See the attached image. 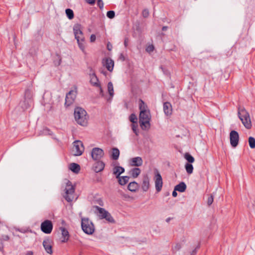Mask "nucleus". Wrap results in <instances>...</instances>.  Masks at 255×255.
Wrapping results in <instances>:
<instances>
[{
  "label": "nucleus",
  "instance_id": "f257e3e1",
  "mask_svg": "<svg viewBox=\"0 0 255 255\" xmlns=\"http://www.w3.org/2000/svg\"><path fill=\"white\" fill-rule=\"evenodd\" d=\"M139 109L140 113L139 115V123L143 129L149 128L150 127V121L151 116L147 105L141 99L139 100Z\"/></svg>",
  "mask_w": 255,
  "mask_h": 255
},
{
  "label": "nucleus",
  "instance_id": "f03ea898",
  "mask_svg": "<svg viewBox=\"0 0 255 255\" xmlns=\"http://www.w3.org/2000/svg\"><path fill=\"white\" fill-rule=\"evenodd\" d=\"M74 118L78 124L86 127L88 125L89 116L87 112L81 107H76L74 110Z\"/></svg>",
  "mask_w": 255,
  "mask_h": 255
},
{
  "label": "nucleus",
  "instance_id": "7ed1b4c3",
  "mask_svg": "<svg viewBox=\"0 0 255 255\" xmlns=\"http://www.w3.org/2000/svg\"><path fill=\"white\" fill-rule=\"evenodd\" d=\"M238 115L242 124L247 129L252 127V123L249 113L244 108L239 107L238 110Z\"/></svg>",
  "mask_w": 255,
  "mask_h": 255
},
{
  "label": "nucleus",
  "instance_id": "20e7f679",
  "mask_svg": "<svg viewBox=\"0 0 255 255\" xmlns=\"http://www.w3.org/2000/svg\"><path fill=\"white\" fill-rule=\"evenodd\" d=\"M75 187L70 181H68L65 188V193L63 195L64 198L68 202H71L74 198Z\"/></svg>",
  "mask_w": 255,
  "mask_h": 255
},
{
  "label": "nucleus",
  "instance_id": "39448f33",
  "mask_svg": "<svg viewBox=\"0 0 255 255\" xmlns=\"http://www.w3.org/2000/svg\"><path fill=\"white\" fill-rule=\"evenodd\" d=\"M81 227L83 232L87 235H92L95 231L94 224L87 218L82 219Z\"/></svg>",
  "mask_w": 255,
  "mask_h": 255
},
{
  "label": "nucleus",
  "instance_id": "423d86ee",
  "mask_svg": "<svg viewBox=\"0 0 255 255\" xmlns=\"http://www.w3.org/2000/svg\"><path fill=\"white\" fill-rule=\"evenodd\" d=\"M73 154L76 156L82 155L84 150L83 142L80 140H76L73 142Z\"/></svg>",
  "mask_w": 255,
  "mask_h": 255
},
{
  "label": "nucleus",
  "instance_id": "0eeeda50",
  "mask_svg": "<svg viewBox=\"0 0 255 255\" xmlns=\"http://www.w3.org/2000/svg\"><path fill=\"white\" fill-rule=\"evenodd\" d=\"M77 94V87H75L74 90H70L66 95L65 105L69 107L74 102Z\"/></svg>",
  "mask_w": 255,
  "mask_h": 255
},
{
  "label": "nucleus",
  "instance_id": "6e6552de",
  "mask_svg": "<svg viewBox=\"0 0 255 255\" xmlns=\"http://www.w3.org/2000/svg\"><path fill=\"white\" fill-rule=\"evenodd\" d=\"M155 173V187L156 190L157 192H160L161 190L163 181L161 175L157 169H154Z\"/></svg>",
  "mask_w": 255,
  "mask_h": 255
},
{
  "label": "nucleus",
  "instance_id": "1a4fd4ad",
  "mask_svg": "<svg viewBox=\"0 0 255 255\" xmlns=\"http://www.w3.org/2000/svg\"><path fill=\"white\" fill-rule=\"evenodd\" d=\"M41 230L45 234H50L53 229V224L51 221L46 220L41 224Z\"/></svg>",
  "mask_w": 255,
  "mask_h": 255
},
{
  "label": "nucleus",
  "instance_id": "9d476101",
  "mask_svg": "<svg viewBox=\"0 0 255 255\" xmlns=\"http://www.w3.org/2000/svg\"><path fill=\"white\" fill-rule=\"evenodd\" d=\"M104 155L103 150L99 147L93 148L91 151V156L93 160L97 161L100 160Z\"/></svg>",
  "mask_w": 255,
  "mask_h": 255
},
{
  "label": "nucleus",
  "instance_id": "9b49d317",
  "mask_svg": "<svg viewBox=\"0 0 255 255\" xmlns=\"http://www.w3.org/2000/svg\"><path fill=\"white\" fill-rule=\"evenodd\" d=\"M230 143L232 147H236L239 143V135L237 131L232 130L230 133Z\"/></svg>",
  "mask_w": 255,
  "mask_h": 255
},
{
  "label": "nucleus",
  "instance_id": "f8f14e48",
  "mask_svg": "<svg viewBox=\"0 0 255 255\" xmlns=\"http://www.w3.org/2000/svg\"><path fill=\"white\" fill-rule=\"evenodd\" d=\"M43 246L47 253L52 254L53 253L51 241L49 239H45L43 241Z\"/></svg>",
  "mask_w": 255,
  "mask_h": 255
},
{
  "label": "nucleus",
  "instance_id": "ddd939ff",
  "mask_svg": "<svg viewBox=\"0 0 255 255\" xmlns=\"http://www.w3.org/2000/svg\"><path fill=\"white\" fill-rule=\"evenodd\" d=\"M102 63L108 71L112 72L113 70L114 62L113 60L110 58H105L103 60Z\"/></svg>",
  "mask_w": 255,
  "mask_h": 255
},
{
  "label": "nucleus",
  "instance_id": "4468645a",
  "mask_svg": "<svg viewBox=\"0 0 255 255\" xmlns=\"http://www.w3.org/2000/svg\"><path fill=\"white\" fill-rule=\"evenodd\" d=\"M73 32L75 39L80 38L81 36H83V33L81 30V25L80 24H76L73 27Z\"/></svg>",
  "mask_w": 255,
  "mask_h": 255
},
{
  "label": "nucleus",
  "instance_id": "2eb2a0df",
  "mask_svg": "<svg viewBox=\"0 0 255 255\" xmlns=\"http://www.w3.org/2000/svg\"><path fill=\"white\" fill-rule=\"evenodd\" d=\"M105 166V164L100 160H97L93 165V170L96 173L100 172L103 170Z\"/></svg>",
  "mask_w": 255,
  "mask_h": 255
},
{
  "label": "nucleus",
  "instance_id": "dca6fc26",
  "mask_svg": "<svg viewBox=\"0 0 255 255\" xmlns=\"http://www.w3.org/2000/svg\"><path fill=\"white\" fill-rule=\"evenodd\" d=\"M89 75L90 77V82L91 84L95 87H100V83L95 73H90Z\"/></svg>",
  "mask_w": 255,
  "mask_h": 255
},
{
  "label": "nucleus",
  "instance_id": "f3484780",
  "mask_svg": "<svg viewBox=\"0 0 255 255\" xmlns=\"http://www.w3.org/2000/svg\"><path fill=\"white\" fill-rule=\"evenodd\" d=\"M163 111L165 115L170 116L172 113V107L170 103L166 102L163 104Z\"/></svg>",
  "mask_w": 255,
  "mask_h": 255
},
{
  "label": "nucleus",
  "instance_id": "a211bd4d",
  "mask_svg": "<svg viewBox=\"0 0 255 255\" xmlns=\"http://www.w3.org/2000/svg\"><path fill=\"white\" fill-rule=\"evenodd\" d=\"M143 160L140 157L137 156L130 159V164L132 166L138 167L141 166Z\"/></svg>",
  "mask_w": 255,
  "mask_h": 255
},
{
  "label": "nucleus",
  "instance_id": "6ab92c4d",
  "mask_svg": "<svg viewBox=\"0 0 255 255\" xmlns=\"http://www.w3.org/2000/svg\"><path fill=\"white\" fill-rule=\"evenodd\" d=\"M149 188V179L147 175L144 176L141 184L142 190L146 192Z\"/></svg>",
  "mask_w": 255,
  "mask_h": 255
},
{
  "label": "nucleus",
  "instance_id": "aec40b11",
  "mask_svg": "<svg viewBox=\"0 0 255 255\" xmlns=\"http://www.w3.org/2000/svg\"><path fill=\"white\" fill-rule=\"evenodd\" d=\"M124 172L125 169L122 166H117L113 168V173L116 176L117 178H120V175Z\"/></svg>",
  "mask_w": 255,
  "mask_h": 255
},
{
  "label": "nucleus",
  "instance_id": "412c9836",
  "mask_svg": "<svg viewBox=\"0 0 255 255\" xmlns=\"http://www.w3.org/2000/svg\"><path fill=\"white\" fill-rule=\"evenodd\" d=\"M60 230L61 231L62 236L63 237V239L61 240V242L63 243H65L69 239V232L64 227H60Z\"/></svg>",
  "mask_w": 255,
  "mask_h": 255
},
{
  "label": "nucleus",
  "instance_id": "4be33fe9",
  "mask_svg": "<svg viewBox=\"0 0 255 255\" xmlns=\"http://www.w3.org/2000/svg\"><path fill=\"white\" fill-rule=\"evenodd\" d=\"M138 188V183L135 181L130 182L128 186V189L131 192H135Z\"/></svg>",
  "mask_w": 255,
  "mask_h": 255
},
{
  "label": "nucleus",
  "instance_id": "5701e85b",
  "mask_svg": "<svg viewBox=\"0 0 255 255\" xmlns=\"http://www.w3.org/2000/svg\"><path fill=\"white\" fill-rule=\"evenodd\" d=\"M187 186L184 182H181L176 185L174 187L175 190H177L180 192H183L186 189Z\"/></svg>",
  "mask_w": 255,
  "mask_h": 255
},
{
  "label": "nucleus",
  "instance_id": "b1692460",
  "mask_svg": "<svg viewBox=\"0 0 255 255\" xmlns=\"http://www.w3.org/2000/svg\"><path fill=\"white\" fill-rule=\"evenodd\" d=\"M77 40L79 47L80 49L84 52L85 51V40L84 36H81L80 38L76 39Z\"/></svg>",
  "mask_w": 255,
  "mask_h": 255
},
{
  "label": "nucleus",
  "instance_id": "393cba45",
  "mask_svg": "<svg viewBox=\"0 0 255 255\" xmlns=\"http://www.w3.org/2000/svg\"><path fill=\"white\" fill-rule=\"evenodd\" d=\"M69 169L74 173H78L80 170V165L75 163H72L69 165Z\"/></svg>",
  "mask_w": 255,
  "mask_h": 255
},
{
  "label": "nucleus",
  "instance_id": "a878e982",
  "mask_svg": "<svg viewBox=\"0 0 255 255\" xmlns=\"http://www.w3.org/2000/svg\"><path fill=\"white\" fill-rule=\"evenodd\" d=\"M94 208L97 210L98 211L99 213V217L100 218V219H104V216H106L105 215L107 214V211L104 208H101L98 206H94Z\"/></svg>",
  "mask_w": 255,
  "mask_h": 255
},
{
  "label": "nucleus",
  "instance_id": "bb28decb",
  "mask_svg": "<svg viewBox=\"0 0 255 255\" xmlns=\"http://www.w3.org/2000/svg\"><path fill=\"white\" fill-rule=\"evenodd\" d=\"M120 155V150L118 148L114 147L112 148V152L111 154V158L113 160H117Z\"/></svg>",
  "mask_w": 255,
  "mask_h": 255
},
{
  "label": "nucleus",
  "instance_id": "cd10ccee",
  "mask_svg": "<svg viewBox=\"0 0 255 255\" xmlns=\"http://www.w3.org/2000/svg\"><path fill=\"white\" fill-rule=\"evenodd\" d=\"M118 179L120 185H125L128 182L129 177L128 176H120V178Z\"/></svg>",
  "mask_w": 255,
  "mask_h": 255
},
{
  "label": "nucleus",
  "instance_id": "c85d7f7f",
  "mask_svg": "<svg viewBox=\"0 0 255 255\" xmlns=\"http://www.w3.org/2000/svg\"><path fill=\"white\" fill-rule=\"evenodd\" d=\"M184 158L188 161L187 163H192L195 161L194 157L188 152H186L184 155Z\"/></svg>",
  "mask_w": 255,
  "mask_h": 255
},
{
  "label": "nucleus",
  "instance_id": "c756f323",
  "mask_svg": "<svg viewBox=\"0 0 255 255\" xmlns=\"http://www.w3.org/2000/svg\"><path fill=\"white\" fill-rule=\"evenodd\" d=\"M185 168L186 172L188 174H191L193 171V166L191 163H186L185 165Z\"/></svg>",
  "mask_w": 255,
  "mask_h": 255
},
{
  "label": "nucleus",
  "instance_id": "7c9ffc66",
  "mask_svg": "<svg viewBox=\"0 0 255 255\" xmlns=\"http://www.w3.org/2000/svg\"><path fill=\"white\" fill-rule=\"evenodd\" d=\"M130 172L132 177L133 178H136L140 174L141 170L138 168H134Z\"/></svg>",
  "mask_w": 255,
  "mask_h": 255
},
{
  "label": "nucleus",
  "instance_id": "2f4dec72",
  "mask_svg": "<svg viewBox=\"0 0 255 255\" xmlns=\"http://www.w3.org/2000/svg\"><path fill=\"white\" fill-rule=\"evenodd\" d=\"M108 90L110 96L113 97L114 95V91L113 85L111 82H109L108 84Z\"/></svg>",
  "mask_w": 255,
  "mask_h": 255
},
{
  "label": "nucleus",
  "instance_id": "473e14b6",
  "mask_svg": "<svg viewBox=\"0 0 255 255\" xmlns=\"http://www.w3.org/2000/svg\"><path fill=\"white\" fill-rule=\"evenodd\" d=\"M105 215L106 216L103 217L104 219H105L108 222H109L110 223H115V221L114 219L113 218V217L112 216L111 214L108 211L107 212V214Z\"/></svg>",
  "mask_w": 255,
  "mask_h": 255
},
{
  "label": "nucleus",
  "instance_id": "72a5a7b5",
  "mask_svg": "<svg viewBox=\"0 0 255 255\" xmlns=\"http://www.w3.org/2000/svg\"><path fill=\"white\" fill-rule=\"evenodd\" d=\"M66 14L69 19H72L74 18L73 11L70 8H67L65 10Z\"/></svg>",
  "mask_w": 255,
  "mask_h": 255
},
{
  "label": "nucleus",
  "instance_id": "f704fd0d",
  "mask_svg": "<svg viewBox=\"0 0 255 255\" xmlns=\"http://www.w3.org/2000/svg\"><path fill=\"white\" fill-rule=\"evenodd\" d=\"M249 145L251 148H255V138L252 136L249 138Z\"/></svg>",
  "mask_w": 255,
  "mask_h": 255
},
{
  "label": "nucleus",
  "instance_id": "c9c22d12",
  "mask_svg": "<svg viewBox=\"0 0 255 255\" xmlns=\"http://www.w3.org/2000/svg\"><path fill=\"white\" fill-rule=\"evenodd\" d=\"M182 247V245L180 243H176L175 245L172 247V250L173 253H176L177 251H179Z\"/></svg>",
  "mask_w": 255,
  "mask_h": 255
},
{
  "label": "nucleus",
  "instance_id": "e433bc0d",
  "mask_svg": "<svg viewBox=\"0 0 255 255\" xmlns=\"http://www.w3.org/2000/svg\"><path fill=\"white\" fill-rule=\"evenodd\" d=\"M107 16L109 18H113L115 16V12L113 10H110L107 12Z\"/></svg>",
  "mask_w": 255,
  "mask_h": 255
},
{
  "label": "nucleus",
  "instance_id": "4c0bfd02",
  "mask_svg": "<svg viewBox=\"0 0 255 255\" xmlns=\"http://www.w3.org/2000/svg\"><path fill=\"white\" fill-rule=\"evenodd\" d=\"M129 120L130 122H132V123H136L137 121V118L134 114H132L129 117Z\"/></svg>",
  "mask_w": 255,
  "mask_h": 255
},
{
  "label": "nucleus",
  "instance_id": "58836bf2",
  "mask_svg": "<svg viewBox=\"0 0 255 255\" xmlns=\"http://www.w3.org/2000/svg\"><path fill=\"white\" fill-rule=\"evenodd\" d=\"M214 201V196L211 194L208 197L207 200V204L209 206H210L213 202Z\"/></svg>",
  "mask_w": 255,
  "mask_h": 255
},
{
  "label": "nucleus",
  "instance_id": "ea45409f",
  "mask_svg": "<svg viewBox=\"0 0 255 255\" xmlns=\"http://www.w3.org/2000/svg\"><path fill=\"white\" fill-rule=\"evenodd\" d=\"M97 4L101 9H102L104 7V3L102 0H98Z\"/></svg>",
  "mask_w": 255,
  "mask_h": 255
},
{
  "label": "nucleus",
  "instance_id": "a19ab883",
  "mask_svg": "<svg viewBox=\"0 0 255 255\" xmlns=\"http://www.w3.org/2000/svg\"><path fill=\"white\" fill-rule=\"evenodd\" d=\"M142 16L144 17H147L149 15V11L147 9H145L143 10L142 12Z\"/></svg>",
  "mask_w": 255,
  "mask_h": 255
},
{
  "label": "nucleus",
  "instance_id": "79ce46f5",
  "mask_svg": "<svg viewBox=\"0 0 255 255\" xmlns=\"http://www.w3.org/2000/svg\"><path fill=\"white\" fill-rule=\"evenodd\" d=\"M96 203L101 206H103L104 204L102 199L100 198L96 200Z\"/></svg>",
  "mask_w": 255,
  "mask_h": 255
},
{
  "label": "nucleus",
  "instance_id": "37998d69",
  "mask_svg": "<svg viewBox=\"0 0 255 255\" xmlns=\"http://www.w3.org/2000/svg\"><path fill=\"white\" fill-rule=\"evenodd\" d=\"M132 129L133 132L135 133V134L136 135H137V126L134 125H132Z\"/></svg>",
  "mask_w": 255,
  "mask_h": 255
},
{
  "label": "nucleus",
  "instance_id": "c03bdc74",
  "mask_svg": "<svg viewBox=\"0 0 255 255\" xmlns=\"http://www.w3.org/2000/svg\"><path fill=\"white\" fill-rule=\"evenodd\" d=\"M96 36L95 34H92L90 36V41L93 42L96 40Z\"/></svg>",
  "mask_w": 255,
  "mask_h": 255
},
{
  "label": "nucleus",
  "instance_id": "a18cd8bd",
  "mask_svg": "<svg viewBox=\"0 0 255 255\" xmlns=\"http://www.w3.org/2000/svg\"><path fill=\"white\" fill-rule=\"evenodd\" d=\"M129 40L128 38H125L124 40V45L125 47H127L128 44Z\"/></svg>",
  "mask_w": 255,
  "mask_h": 255
},
{
  "label": "nucleus",
  "instance_id": "49530a36",
  "mask_svg": "<svg viewBox=\"0 0 255 255\" xmlns=\"http://www.w3.org/2000/svg\"><path fill=\"white\" fill-rule=\"evenodd\" d=\"M199 248V246H197L191 253V255H195L197 253V250Z\"/></svg>",
  "mask_w": 255,
  "mask_h": 255
},
{
  "label": "nucleus",
  "instance_id": "de8ad7c7",
  "mask_svg": "<svg viewBox=\"0 0 255 255\" xmlns=\"http://www.w3.org/2000/svg\"><path fill=\"white\" fill-rule=\"evenodd\" d=\"M96 0H86V2L91 5L95 4Z\"/></svg>",
  "mask_w": 255,
  "mask_h": 255
},
{
  "label": "nucleus",
  "instance_id": "09e8293b",
  "mask_svg": "<svg viewBox=\"0 0 255 255\" xmlns=\"http://www.w3.org/2000/svg\"><path fill=\"white\" fill-rule=\"evenodd\" d=\"M107 49L109 51H111L112 49V45L110 42H108L107 44Z\"/></svg>",
  "mask_w": 255,
  "mask_h": 255
},
{
  "label": "nucleus",
  "instance_id": "8fccbe9b",
  "mask_svg": "<svg viewBox=\"0 0 255 255\" xmlns=\"http://www.w3.org/2000/svg\"><path fill=\"white\" fill-rule=\"evenodd\" d=\"M18 231H19V232L20 233H25L27 232V230H26L25 229H18L17 230Z\"/></svg>",
  "mask_w": 255,
  "mask_h": 255
},
{
  "label": "nucleus",
  "instance_id": "3c124183",
  "mask_svg": "<svg viewBox=\"0 0 255 255\" xmlns=\"http://www.w3.org/2000/svg\"><path fill=\"white\" fill-rule=\"evenodd\" d=\"M177 190H175V189L172 192V195L173 197H176L177 196V193L176 192Z\"/></svg>",
  "mask_w": 255,
  "mask_h": 255
},
{
  "label": "nucleus",
  "instance_id": "603ef678",
  "mask_svg": "<svg viewBox=\"0 0 255 255\" xmlns=\"http://www.w3.org/2000/svg\"><path fill=\"white\" fill-rule=\"evenodd\" d=\"M120 59H121L122 61H125V57L123 53H121L120 56Z\"/></svg>",
  "mask_w": 255,
  "mask_h": 255
},
{
  "label": "nucleus",
  "instance_id": "864d4df0",
  "mask_svg": "<svg viewBox=\"0 0 255 255\" xmlns=\"http://www.w3.org/2000/svg\"><path fill=\"white\" fill-rule=\"evenodd\" d=\"M153 50V46L152 45L150 46H148V47L147 48V51H152Z\"/></svg>",
  "mask_w": 255,
  "mask_h": 255
},
{
  "label": "nucleus",
  "instance_id": "5fc2aeb1",
  "mask_svg": "<svg viewBox=\"0 0 255 255\" xmlns=\"http://www.w3.org/2000/svg\"><path fill=\"white\" fill-rule=\"evenodd\" d=\"M26 255H33V253L32 251H27L26 253Z\"/></svg>",
  "mask_w": 255,
  "mask_h": 255
},
{
  "label": "nucleus",
  "instance_id": "6e6d98bb",
  "mask_svg": "<svg viewBox=\"0 0 255 255\" xmlns=\"http://www.w3.org/2000/svg\"><path fill=\"white\" fill-rule=\"evenodd\" d=\"M88 69L89 70L90 73H95V72H94V71H93V68H92L91 67L89 66V67H88Z\"/></svg>",
  "mask_w": 255,
  "mask_h": 255
},
{
  "label": "nucleus",
  "instance_id": "4d7b16f0",
  "mask_svg": "<svg viewBox=\"0 0 255 255\" xmlns=\"http://www.w3.org/2000/svg\"><path fill=\"white\" fill-rule=\"evenodd\" d=\"M45 130H47L48 131V134H50V135H51L52 134V132L48 128H46L45 129Z\"/></svg>",
  "mask_w": 255,
  "mask_h": 255
},
{
  "label": "nucleus",
  "instance_id": "13d9d810",
  "mask_svg": "<svg viewBox=\"0 0 255 255\" xmlns=\"http://www.w3.org/2000/svg\"><path fill=\"white\" fill-rule=\"evenodd\" d=\"M167 29H168V26H163V27H162V30L163 31H165V30H166Z\"/></svg>",
  "mask_w": 255,
  "mask_h": 255
},
{
  "label": "nucleus",
  "instance_id": "bf43d9fd",
  "mask_svg": "<svg viewBox=\"0 0 255 255\" xmlns=\"http://www.w3.org/2000/svg\"><path fill=\"white\" fill-rule=\"evenodd\" d=\"M98 87V88H99V89H100V93H101V94L103 93V89H102V88L101 86H100V87Z\"/></svg>",
  "mask_w": 255,
  "mask_h": 255
},
{
  "label": "nucleus",
  "instance_id": "052dcab7",
  "mask_svg": "<svg viewBox=\"0 0 255 255\" xmlns=\"http://www.w3.org/2000/svg\"><path fill=\"white\" fill-rule=\"evenodd\" d=\"M170 218H167L166 220V221L167 222H168L170 221Z\"/></svg>",
  "mask_w": 255,
  "mask_h": 255
}]
</instances>
